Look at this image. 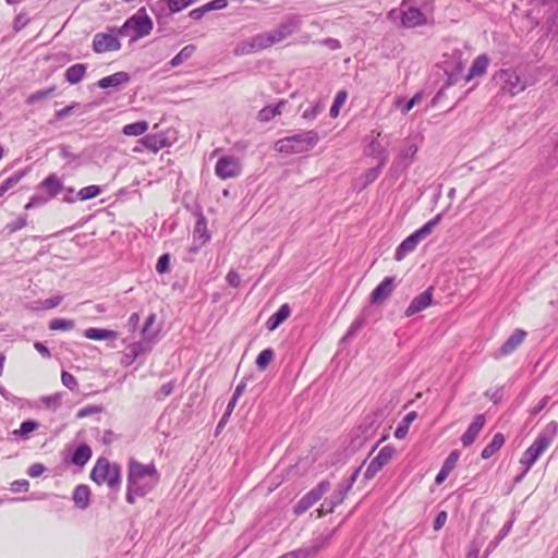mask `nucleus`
I'll list each match as a JSON object with an SVG mask.
<instances>
[{"instance_id":"nucleus-21","label":"nucleus","mask_w":558,"mask_h":558,"mask_svg":"<svg viewBox=\"0 0 558 558\" xmlns=\"http://www.w3.org/2000/svg\"><path fill=\"white\" fill-rule=\"evenodd\" d=\"M142 145L151 153H158L167 146V138L163 134H149L141 140Z\"/></svg>"},{"instance_id":"nucleus-52","label":"nucleus","mask_w":558,"mask_h":558,"mask_svg":"<svg viewBox=\"0 0 558 558\" xmlns=\"http://www.w3.org/2000/svg\"><path fill=\"white\" fill-rule=\"evenodd\" d=\"M61 302H62V296L61 295H56L53 298L47 299L44 302H41V308L43 310L54 308L58 305H60Z\"/></svg>"},{"instance_id":"nucleus-20","label":"nucleus","mask_w":558,"mask_h":558,"mask_svg":"<svg viewBox=\"0 0 558 558\" xmlns=\"http://www.w3.org/2000/svg\"><path fill=\"white\" fill-rule=\"evenodd\" d=\"M39 187L44 189L50 198H53L62 192L63 183L57 174L51 173L39 183Z\"/></svg>"},{"instance_id":"nucleus-3","label":"nucleus","mask_w":558,"mask_h":558,"mask_svg":"<svg viewBox=\"0 0 558 558\" xmlns=\"http://www.w3.org/2000/svg\"><path fill=\"white\" fill-rule=\"evenodd\" d=\"M319 141L315 131L288 136L276 142L275 149L284 155L302 154L311 150Z\"/></svg>"},{"instance_id":"nucleus-47","label":"nucleus","mask_w":558,"mask_h":558,"mask_svg":"<svg viewBox=\"0 0 558 558\" xmlns=\"http://www.w3.org/2000/svg\"><path fill=\"white\" fill-rule=\"evenodd\" d=\"M170 257L168 254L161 255L156 264V270L159 274H165L169 271Z\"/></svg>"},{"instance_id":"nucleus-41","label":"nucleus","mask_w":558,"mask_h":558,"mask_svg":"<svg viewBox=\"0 0 558 558\" xmlns=\"http://www.w3.org/2000/svg\"><path fill=\"white\" fill-rule=\"evenodd\" d=\"M197 1L198 0H166L171 13H178Z\"/></svg>"},{"instance_id":"nucleus-31","label":"nucleus","mask_w":558,"mask_h":558,"mask_svg":"<svg viewBox=\"0 0 558 558\" xmlns=\"http://www.w3.org/2000/svg\"><path fill=\"white\" fill-rule=\"evenodd\" d=\"M286 105V101H280L276 106H266L258 112V120L262 122H268L275 117L281 114L282 107Z\"/></svg>"},{"instance_id":"nucleus-63","label":"nucleus","mask_w":558,"mask_h":558,"mask_svg":"<svg viewBox=\"0 0 558 558\" xmlns=\"http://www.w3.org/2000/svg\"><path fill=\"white\" fill-rule=\"evenodd\" d=\"M155 320H156V315L155 314H150L146 320H145V324H144V327H143V335L146 333V331L155 324Z\"/></svg>"},{"instance_id":"nucleus-1","label":"nucleus","mask_w":558,"mask_h":558,"mask_svg":"<svg viewBox=\"0 0 558 558\" xmlns=\"http://www.w3.org/2000/svg\"><path fill=\"white\" fill-rule=\"evenodd\" d=\"M159 480L160 474L155 463L144 464L135 459L129 461L128 484L137 496L143 497L150 493L158 485Z\"/></svg>"},{"instance_id":"nucleus-10","label":"nucleus","mask_w":558,"mask_h":558,"mask_svg":"<svg viewBox=\"0 0 558 558\" xmlns=\"http://www.w3.org/2000/svg\"><path fill=\"white\" fill-rule=\"evenodd\" d=\"M395 454V446L387 445L383 447L367 464L364 476L367 480L373 478L386 464H388L392 460Z\"/></svg>"},{"instance_id":"nucleus-28","label":"nucleus","mask_w":558,"mask_h":558,"mask_svg":"<svg viewBox=\"0 0 558 558\" xmlns=\"http://www.w3.org/2000/svg\"><path fill=\"white\" fill-rule=\"evenodd\" d=\"M329 490V484L327 482H322L312 490H310L304 497H302L310 507L316 504L322 497Z\"/></svg>"},{"instance_id":"nucleus-12","label":"nucleus","mask_w":558,"mask_h":558,"mask_svg":"<svg viewBox=\"0 0 558 558\" xmlns=\"http://www.w3.org/2000/svg\"><path fill=\"white\" fill-rule=\"evenodd\" d=\"M526 332L522 329H515L509 338L495 351L494 357L500 359L514 352L524 341Z\"/></svg>"},{"instance_id":"nucleus-32","label":"nucleus","mask_w":558,"mask_h":558,"mask_svg":"<svg viewBox=\"0 0 558 558\" xmlns=\"http://www.w3.org/2000/svg\"><path fill=\"white\" fill-rule=\"evenodd\" d=\"M193 239L194 241L198 242L199 246L206 244L209 241L210 234L207 231V226L204 220H198L196 222L193 231Z\"/></svg>"},{"instance_id":"nucleus-44","label":"nucleus","mask_w":558,"mask_h":558,"mask_svg":"<svg viewBox=\"0 0 558 558\" xmlns=\"http://www.w3.org/2000/svg\"><path fill=\"white\" fill-rule=\"evenodd\" d=\"M417 146L415 144H409L399 155L402 161H411L417 153Z\"/></svg>"},{"instance_id":"nucleus-6","label":"nucleus","mask_w":558,"mask_h":558,"mask_svg":"<svg viewBox=\"0 0 558 558\" xmlns=\"http://www.w3.org/2000/svg\"><path fill=\"white\" fill-rule=\"evenodd\" d=\"M388 17L391 20L400 17L401 24L408 28L428 24V17L418 8L407 1H402L399 9L391 10Z\"/></svg>"},{"instance_id":"nucleus-37","label":"nucleus","mask_w":558,"mask_h":558,"mask_svg":"<svg viewBox=\"0 0 558 558\" xmlns=\"http://www.w3.org/2000/svg\"><path fill=\"white\" fill-rule=\"evenodd\" d=\"M101 193V189L98 185H88L85 187H82L78 193L77 197L80 201H88L92 198H95L99 196Z\"/></svg>"},{"instance_id":"nucleus-53","label":"nucleus","mask_w":558,"mask_h":558,"mask_svg":"<svg viewBox=\"0 0 558 558\" xmlns=\"http://www.w3.org/2000/svg\"><path fill=\"white\" fill-rule=\"evenodd\" d=\"M512 521H507L504 526L501 527V530L499 531L498 535L496 536L495 538V544L494 546H497L510 532L511 527H512Z\"/></svg>"},{"instance_id":"nucleus-22","label":"nucleus","mask_w":558,"mask_h":558,"mask_svg":"<svg viewBox=\"0 0 558 558\" xmlns=\"http://www.w3.org/2000/svg\"><path fill=\"white\" fill-rule=\"evenodd\" d=\"M84 337L95 341L112 340L118 338V332L113 330L90 327L84 330Z\"/></svg>"},{"instance_id":"nucleus-54","label":"nucleus","mask_w":558,"mask_h":558,"mask_svg":"<svg viewBox=\"0 0 558 558\" xmlns=\"http://www.w3.org/2000/svg\"><path fill=\"white\" fill-rule=\"evenodd\" d=\"M550 398L548 396L543 397L536 405L530 410V414L536 416L548 404Z\"/></svg>"},{"instance_id":"nucleus-8","label":"nucleus","mask_w":558,"mask_h":558,"mask_svg":"<svg viewBox=\"0 0 558 558\" xmlns=\"http://www.w3.org/2000/svg\"><path fill=\"white\" fill-rule=\"evenodd\" d=\"M492 81L500 87V90L511 96L517 95L525 88V83L520 78L514 70H500Z\"/></svg>"},{"instance_id":"nucleus-24","label":"nucleus","mask_w":558,"mask_h":558,"mask_svg":"<svg viewBox=\"0 0 558 558\" xmlns=\"http://www.w3.org/2000/svg\"><path fill=\"white\" fill-rule=\"evenodd\" d=\"M90 489L87 485H78L75 487L73 492V500L74 504L81 508L85 509L89 505Z\"/></svg>"},{"instance_id":"nucleus-61","label":"nucleus","mask_w":558,"mask_h":558,"mask_svg":"<svg viewBox=\"0 0 558 558\" xmlns=\"http://www.w3.org/2000/svg\"><path fill=\"white\" fill-rule=\"evenodd\" d=\"M44 472V466L41 464H33L29 469L27 474L31 477L39 476Z\"/></svg>"},{"instance_id":"nucleus-35","label":"nucleus","mask_w":558,"mask_h":558,"mask_svg":"<svg viewBox=\"0 0 558 558\" xmlns=\"http://www.w3.org/2000/svg\"><path fill=\"white\" fill-rule=\"evenodd\" d=\"M75 323L72 319H65V318H54L50 320L49 323V329L52 331H69L74 329Z\"/></svg>"},{"instance_id":"nucleus-42","label":"nucleus","mask_w":558,"mask_h":558,"mask_svg":"<svg viewBox=\"0 0 558 558\" xmlns=\"http://www.w3.org/2000/svg\"><path fill=\"white\" fill-rule=\"evenodd\" d=\"M195 51V46L187 45L181 51L171 60V65L177 66L179 65L183 60L189 59Z\"/></svg>"},{"instance_id":"nucleus-64","label":"nucleus","mask_w":558,"mask_h":558,"mask_svg":"<svg viewBox=\"0 0 558 558\" xmlns=\"http://www.w3.org/2000/svg\"><path fill=\"white\" fill-rule=\"evenodd\" d=\"M449 474L450 472L441 466L440 471L438 472L435 478L436 484H441L448 477Z\"/></svg>"},{"instance_id":"nucleus-13","label":"nucleus","mask_w":558,"mask_h":558,"mask_svg":"<svg viewBox=\"0 0 558 558\" xmlns=\"http://www.w3.org/2000/svg\"><path fill=\"white\" fill-rule=\"evenodd\" d=\"M433 287L427 288L424 292L416 295L407 307L404 312L405 317H411L432 305L433 295H434Z\"/></svg>"},{"instance_id":"nucleus-9","label":"nucleus","mask_w":558,"mask_h":558,"mask_svg":"<svg viewBox=\"0 0 558 558\" xmlns=\"http://www.w3.org/2000/svg\"><path fill=\"white\" fill-rule=\"evenodd\" d=\"M118 28H109V32L97 33L93 38V50L96 53L118 51L121 48Z\"/></svg>"},{"instance_id":"nucleus-2","label":"nucleus","mask_w":558,"mask_h":558,"mask_svg":"<svg viewBox=\"0 0 558 558\" xmlns=\"http://www.w3.org/2000/svg\"><path fill=\"white\" fill-rule=\"evenodd\" d=\"M558 424L555 421L549 422L546 427L537 435L531 446L523 452L520 463L530 470L538 460L541 454L549 447L557 435Z\"/></svg>"},{"instance_id":"nucleus-56","label":"nucleus","mask_w":558,"mask_h":558,"mask_svg":"<svg viewBox=\"0 0 558 558\" xmlns=\"http://www.w3.org/2000/svg\"><path fill=\"white\" fill-rule=\"evenodd\" d=\"M311 507L308 506V504L303 498H301L294 507V512L295 514L300 515L307 511Z\"/></svg>"},{"instance_id":"nucleus-17","label":"nucleus","mask_w":558,"mask_h":558,"mask_svg":"<svg viewBox=\"0 0 558 558\" xmlns=\"http://www.w3.org/2000/svg\"><path fill=\"white\" fill-rule=\"evenodd\" d=\"M441 221V214L436 215L433 219L427 221L424 226H422L420 229H417L415 232H413L411 235L408 236L410 241H412V244L414 247L426 236H428L434 228L439 225Z\"/></svg>"},{"instance_id":"nucleus-55","label":"nucleus","mask_w":558,"mask_h":558,"mask_svg":"<svg viewBox=\"0 0 558 558\" xmlns=\"http://www.w3.org/2000/svg\"><path fill=\"white\" fill-rule=\"evenodd\" d=\"M447 512L446 511H440L435 521H434V530L435 531H439L446 523L447 521Z\"/></svg>"},{"instance_id":"nucleus-5","label":"nucleus","mask_w":558,"mask_h":558,"mask_svg":"<svg viewBox=\"0 0 558 558\" xmlns=\"http://www.w3.org/2000/svg\"><path fill=\"white\" fill-rule=\"evenodd\" d=\"M153 27V20L148 16L145 8H141L118 28V34L121 36H131L133 40H137L148 36Z\"/></svg>"},{"instance_id":"nucleus-29","label":"nucleus","mask_w":558,"mask_h":558,"mask_svg":"<svg viewBox=\"0 0 558 558\" xmlns=\"http://www.w3.org/2000/svg\"><path fill=\"white\" fill-rule=\"evenodd\" d=\"M424 98L423 93H416L409 101H404L403 98L398 97L393 101V106L401 110L403 114H407L413 107L418 105Z\"/></svg>"},{"instance_id":"nucleus-23","label":"nucleus","mask_w":558,"mask_h":558,"mask_svg":"<svg viewBox=\"0 0 558 558\" xmlns=\"http://www.w3.org/2000/svg\"><path fill=\"white\" fill-rule=\"evenodd\" d=\"M291 314L288 304H282L267 320V328L272 331L279 327Z\"/></svg>"},{"instance_id":"nucleus-15","label":"nucleus","mask_w":558,"mask_h":558,"mask_svg":"<svg viewBox=\"0 0 558 558\" xmlns=\"http://www.w3.org/2000/svg\"><path fill=\"white\" fill-rule=\"evenodd\" d=\"M486 424V417L484 414L476 415L474 421L471 423V425L468 427L466 432L462 435L461 441L463 446L468 447L471 446L480 432L484 428Z\"/></svg>"},{"instance_id":"nucleus-38","label":"nucleus","mask_w":558,"mask_h":558,"mask_svg":"<svg viewBox=\"0 0 558 558\" xmlns=\"http://www.w3.org/2000/svg\"><path fill=\"white\" fill-rule=\"evenodd\" d=\"M415 250L414 245L412 244V241H410L408 238H405L401 244L397 247L395 253V258L397 260H402L409 253L413 252Z\"/></svg>"},{"instance_id":"nucleus-7","label":"nucleus","mask_w":558,"mask_h":558,"mask_svg":"<svg viewBox=\"0 0 558 558\" xmlns=\"http://www.w3.org/2000/svg\"><path fill=\"white\" fill-rule=\"evenodd\" d=\"M287 36L284 28H277L270 32L257 34L252 37L243 47L246 53L257 52L271 47L272 45L283 40Z\"/></svg>"},{"instance_id":"nucleus-39","label":"nucleus","mask_w":558,"mask_h":558,"mask_svg":"<svg viewBox=\"0 0 558 558\" xmlns=\"http://www.w3.org/2000/svg\"><path fill=\"white\" fill-rule=\"evenodd\" d=\"M23 173H14L13 175L7 178L0 184V197H2L9 190L13 189L22 179Z\"/></svg>"},{"instance_id":"nucleus-40","label":"nucleus","mask_w":558,"mask_h":558,"mask_svg":"<svg viewBox=\"0 0 558 558\" xmlns=\"http://www.w3.org/2000/svg\"><path fill=\"white\" fill-rule=\"evenodd\" d=\"M347 97H348V95L344 90H340L337 93V95L333 99L332 106L330 108V111H329L330 117H332V118L338 117L340 108L344 105Z\"/></svg>"},{"instance_id":"nucleus-19","label":"nucleus","mask_w":558,"mask_h":558,"mask_svg":"<svg viewBox=\"0 0 558 558\" xmlns=\"http://www.w3.org/2000/svg\"><path fill=\"white\" fill-rule=\"evenodd\" d=\"M130 82L129 73L120 71L111 75L105 76L97 82L98 87L105 89L109 87H119Z\"/></svg>"},{"instance_id":"nucleus-43","label":"nucleus","mask_w":558,"mask_h":558,"mask_svg":"<svg viewBox=\"0 0 558 558\" xmlns=\"http://www.w3.org/2000/svg\"><path fill=\"white\" fill-rule=\"evenodd\" d=\"M38 427L37 423L33 421H25L21 424L20 429L14 430L13 434L20 435L22 437H27L31 433L36 430Z\"/></svg>"},{"instance_id":"nucleus-25","label":"nucleus","mask_w":558,"mask_h":558,"mask_svg":"<svg viewBox=\"0 0 558 558\" xmlns=\"http://www.w3.org/2000/svg\"><path fill=\"white\" fill-rule=\"evenodd\" d=\"M86 65L83 63H76L74 65H71L65 71V80L72 85L80 83L86 74Z\"/></svg>"},{"instance_id":"nucleus-58","label":"nucleus","mask_w":558,"mask_h":558,"mask_svg":"<svg viewBox=\"0 0 558 558\" xmlns=\"http://www.w3.org/2000/svg\"><path fill=\"white\" fill-rule=\"evenodd\" d=\"M205 13H207V11H206L205 7L202 5L199 8H196V9H193L192 11H190L189 15L193 20H201Z\"/></svg>"},{"instance_id":"nucleus-59","label":"nucleus","mask_w":558,"mask_h":558,"mask_svg":"<svg viewBox=\"0 0 558 558\" xmlns=\"http://www.w3.org/2000/svg\"><path fill=\"white\" fill-rule=\"evenodd\" d=\"M408 432L409 427L402 423L396 428L393 435L397 439H403L407 436Z\"/></svg>"},{"instance_id":"nucleus-45","label":"nucleus","mask_w":558,"mask_h":558,"mask_svg":"<svg viewBox=\"0 0 558 558\" xmlns=\"http://www.w3.org/2000/svg\"><path fill=\"white\" fill-rule=\"evenodd\" d=\"M101 412V408L98 405H88L77 411L76 418L81 420L94 414H98Z\"/></svg>"},{"instance_id":"nucleus-57","label":"nucleus","mask_w":558,"mask_h":558,"mask_svg":"<svg viewBox=\"0 0 558 558\" xmlns=\"http://www.w3.org/2000/svg\"><path fill=\"white\" fill-rule=\"evenodd\" d=\"M226 279L228 283L232 287H238L240 284V276L238 275V272L233 270L228 272Z\"/></svg>"},{"instance_id":"nucleus-46","label":"nucleus","mask_w":558,"mask_h":558,"mask_svg":"<svg viewBox=\"0 0 558 558\" xmlns=\"http://www.w3.org/2000/svg\"><path fill=\"white\" fill-rule=\"evenodd\" d=\"M459 457H460L459 452L457 450H453L452 452H450V454L445 460L442 468L446 469L447 471L451 472L454 469V466L459 460Z\"/></svg>"},{"instance_id":"nucleus-48","label":"nucleus","mask_w":558,"mask_h":558,"mask_svg":"<svg viewBox=\"0 0 558 558\" xmlns=\"http://www.w3.org/2000/svg\"><path fill=\"white\" fill-rule=\"evenodd\" d=\"M61 380H62V384L71 390H74L77 388L76 378L68 372H62Z\"/></svg>"},{"instance_id":"nucleus-51","label":"nucleus","mask_w":558,"mask_h":558,"mask_svg":"<svg viewBox=\"0 0 558 558\" xmlns=\"http://www.w3.org/2000/svg\"><path fill=\"white\" fill-rule=\"evenodd\" d=\"M207 12L215 10H222L228 7V0H211L204 4Z\"/></svg>"},{"instance_id":"nucleus-30","label":"nucleus","mask_w":558,"mask_h":558,"mask_svg":"<svg viewBox=\"0 0 558 558\" xmlns=\"http://www.w3.org/2000/svg\"><path fill=\"white\" fill-rule=\"evenodd\" d=\"M487 63H488V61L485 56L477 57L474 60L468 75L465 76V82H469L476 76L483 75L485 73Z\"/></svg>"},{"instance_id":"nucleus-14","label":"nucleus","mask_w":558,"mask_h":558,"mask_svg":"<svg viewBox=\"0 0 558 558\" xmlns=\"http://www.w3.org/2000/svg\"><path fill=\"white\" fill-rule=\"evenodd\" d=\"M393 278L386 277L371 293V302L380 304L387 300L395 290Z\"/></svg>"},{"instance_id":"nucleus-4","label":"nucleus","mask_w":558,"mask_h":558,"mask_svg":"<svg viewBox=\"0 0 558 558\" xmlns=\"http://www.w3.org/2000/svg\"><path fill=\"white\" fill-rule=\"evenodd\" d=\"M89 477L97 485L117 488L121 483V468L111 463L107 458L100 457L96 460Z\"/></svg>"},{"instance_id":"nucleus-27","label":"nucleus","mask_w":558,"mask_h":558,"mask_svg":"<svg viewBox=\"0 0 558 558\" xmlns=\"http://www.w3.org/2000/svg\"><path fill=\"white\" fill-rule=\"evenodd\" d=\"M329 490V484L327 482H322L312 490H310L304 497H302L310 507L316 504L322 497Z\"/></svg>"},{"instance_id":"nucleus-36","label":"nucleus","mask_w":558,"mask_h":558,"mask_svg":"<svg viewBox=\"0 0 558 558\" xmlns=\"http://www.w3.org/2000/svg\"><path fill=\"white\" fill-rule=\"evenodd\" d=\"M56 90V86H51L49 88H46V89H40V90H37L33 94H31L27 99H26V104L27 105H35L48 97H50Z\"/></svg>"},{"instance_id":"nucleus-34","label":"nucleus","mask_w":558,"mask_h":558,"mask_svg":"<svg viewBox=\"0 0 558 558\" xmlns=\"http://www.w3.org/2000/svg\"><path fill=\"white\" fill-rule=\"evenodd\" d=\"M275 357V352L271 349H264L259 352L256 357V366L259 371H265L267 366L272 362Z\"/></svg>"},{"instance_id":"nucleus-50","label":"nucleus","mask_w":558,"mask_h":558,"mask_svg":"<svg viewBox=\"0 0 558 558\" xmlns=\"http://www.w3.org/2000/svg\"><path fill=\"white\" fill-rule=\"evenodd\" d=\"M78 107L77 102H72L71 105L57 110L54 116L58 120H63L64 118L69 117L76 108Z\"/></svg>"},{"instance_id":"nucleus-26","label":"nucleus","mask_w":558,"mask_h":558,"mask_svg":"<svg viewBox=\"0 0 558 558\" xmlns=\"http://www.w3.org/2000/svg\"><path fill=\"white\" fill-rule=\"evenodd\" d=\"M92 458V449L86 444H81L72 456V463L77 466H84Z\"/></svg>"},{"instance_id":"nucleus-18","label":"nucleus","mask_w":558,"mask_h":558,"mask_svg":"<svg viewBox=\"0 0 558 558\" xmlns=\"http://www.w3.org/2000/svg\"><path fill=\"white\" fill-rule=\"evenodd\" d=\"M344 500L343 488H339L332 493L329 498H326L320 508L317 509V518H322L331 513L333 509Z\"/></svg>"},{"instance_id":"nucleus-49","label":"nucleus","mask_w":558,"mask_h":558,"mask_svg":"<svg viewBox=\"0 0 558 558\" xmlns=\"http://www.w3.org/2000/svg\"><path fill=\"white\" fill-rule=\"evenodd\" d=\"M505 444V436L501 433H496L490 440V454L498 451Z\"/></svg>"},{"instance_id":"nucleus-60","label":"nucleus","mask_w":558,"mask_h":558,"mask_svg":"<svg viewBox=\"0 0 558 558\" xmlns=\"http://www.w3.org/2000/svg\"><path fill=\"white\" fill-rule=\"evenodd\" d=\"M236 400H233L231 399L227 405V409H226V412L220 421V424L226 422L228 420V417L230 416V414L232 413L233 409L235 408L236 405Z\"/></svg>"},{"instance_id":"nucleus-33","label":"nucleus","mask_w":558,"mask_h":558,"mask_svg":"<svg viewBox=\"0 0 558 558\" xmlns=\"http://www.w3.org/2000/svg\"><path fill=\"white\" fill-rule=\"evenodd\" d=\"M148 130V123L146 121H137L134 123L125 124L122 129V133L125 136H140L146 133Z\"/></svg>"},{"instance_id":"nucleus-16","label":"nucleus","mask_w":558,"mask_h":558,"mask_svg":"<svg viewBox=\"0 0 558 558\" xmlns=\"http://www.w3.org/2000/svg\"><path fill=\"white\" fill-rule=\"evenodd\" d=\"M441 221V214L436 215L433 219L427 221L424 226H422L420 229H417L415 232H413L411 235L408 236L410 241H412V244L414 247L426 236H428L434 228L439 225Z\"/></svg>"},{"instance_id":"nucleus-62","label":"nucleus","mask_w":558,"mask_h":558,"mask_svg":"<svg viewBox=\"0 0 558 558\" xmlns=\"http://www.w3.org/2000/svg\"><path fill=\"white\" fill-rule=\"evenodd\" d=\"M34 347L44 357H50V351L45 344H43L41 342H36Z\"/></svg>"},{"instance_id":"nucleus-11","label":"nucleus","mask_w":558,"mask_h":558,"mask_svg":"<svg viewBox=\"0 0 558 558\" xmlns=\"http://www.w3.org/2000/svg\"><path fill=\"white\" fill-rule=\"evenodd\" d=\"M242 172L241 161L238 157L225 156L221 157L216 166L215 173L222 180L235 178Z\"/></svg>"}]
</instances>
